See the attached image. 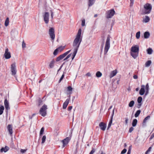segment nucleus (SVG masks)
Listing matches in <instances>:
<instances>
[{
	"instance_id": "obj_15",
	"label": "nucleus",
	"mask_w": 154,
	"mask_h": 154,
	"mask_svg": "<svg viewBox=\"0 0 154 154\" xmlns=\"http://www.w3.org/2000/svg\"><path fill=\"white\" fill-rule=\"evenodd\" d=\"M7 128L11 135H12L13 133V130L12 126L11 125H9L7 126Z\"/></svg>"
},
{
	"instance_id": "obj_21",
	"label": "nucleus",
	"mask_w": 154,
	"mask_h": 154,
	"mask_svg": "<svg viewBox=\"0 0 154 154\" xmlns=\"http://www.w3.org/2000/svg\"><path fill=\"white\" fill-rule=\"evenodd\" d=\"M4 104L6 109L7 110L9 109L10 108L9 107V104L7 100L6 99L5 100Z\"/></svg>"
},
{
	"instance_id": "obj_59",
	"label": "nucleus",
	"mask_w": 154,
	"mask_h": 154,
	"mask_svg": "<svg viewBox=\"0 0 154 154\" xmlns=\"http://www.w3.org/2000/svg\"><path fill=\"white\" fill-rule=\"evenodd\" d=\"M72 108V106H70L68 107V110L70 111V110Z\"/></svg>"
},
{
	"instance_id": "obj_9",
	"label": "nucleus",
	"mask_w": 154,
	"mask_h": 154,
	"mask_svg": "<svg viewBox=\"0 0 154 154\" xmlns=\"http://www.w3.org/2000/svg\"><path fill=\"white\" fill-rule=\"evenodd\" d=\"M49 14L48 12H45L43 15L44 20L46 24H48L49 21Z\"/></svg>"
},
{
	"instance_id": "obj_44",
	"label": "nucleus",
	"mask_w": 154,
	"mask_h": 154,
	"mask_svg": "<svg viewBox=\"0 0 154 154\" xmlns=\"http://www.w3.org/2000/svg\"><path fill=\"white\" fill-rule=\"evenodd\" d=\"M85 20H82V26H85Z\"/></svg>"
},
{
	"instance_id": "obj_13",
	"label": "nucleus",
	"mask_w": 154,
	"mask_h": 154,
	"mask_svg": "<svg viewBox=\"0 0 154 154\" xmlns=\"http://www.w3.org/2000/svg\"><path fill=\"white\" fill-rule=\"evenodd\" d=\"M70 140V138L69 137H67L65 139H64V140L61 141V142L63 144V147H65L66 145L68 144Z\"/></svg>"
},
{
	"instance_id": "obj_58",
	"label": "nucleus",
	"mask_w": 154,
	"mask_h": 154,
	"mask_svg": "<svg viewBox=\"0 0 154 154\" xmlns=\"http://www.w3.org/2000/svg\"><path fill=\"white\" fill-rule=\"evenodd\" d=\"M131 152V150L130 149H129L128 151V152H127V154H130Z\"/></svg>"
},
{
	"instance_id": "obj_45",
	"label": "nucleus",
	"mask_w": 154,
	"mask_h": 154,
	"mask_svg": "<svg viewBox=\"0 0 154 154\" xmlns=\"http://www.w3.org/2000/svg\"><path fill=\"white\" fill-rule=\"evenodd\" d=\"M71 56V54H69L64 59V60H65L67 59H68Z\"/></svg>"
},
{
	"instance_id": "obj_62",
	"label": "nucleus",
	"mask_w": 154,
	"mask_h": 154,
	"mask_svg": "<svg viewBox=\"0 0 154 154\" xmlns=\"http://www.w3.org/2000/svg\"><path fill=\"white\" fill-rule=\"evenodd\" d=\"M97 14H95V15H94V17H97Z\"/></svg>"
},
{
	"instance_id": "obj_39",
	"label": "nucleus",
	"mask_w": 154,
	"mask_h": 154,
	"mask_svg": "<svg viewBox=\"0 0 154 154\" xmlns=\"http://www.w3.org/2000/svg\"><path fill=\"white\" fill-rule=\"evenodd\" d=\"M142 100V98L141 97H139L137 99V102L138 103H140Z\"/></svg>"
},
{
	"instance_id": "obj_29",
	"label": "nucleus",
	"mask_w": 154,
	"mask_h": 154,
	"mask_svg": "<svg viewBox=\"0 0 154 154\" xmlns=\"http://www.w3.org/2000/svg\"><path fill=\"white\" fill-rule=\"evenodd\" d=\"M134 104V102L133 100L131 101L129 103V106L130 107H132Z\"/></svg>"
},
{
	"instance_id": "obj_36",
	"label": "nucleus",
	"mask_w": 154,
	"mask_h": 154,
	"mask_svg": "<svg viewBox=\"0 0 154 154\" xmlns=\"http://www.w3.org/2000/svg\"><path fill=\"white\" fill-rule=\"evenodd\" d=\"M150 118V116H147L144 119L143 122V123H145L146 122V121L149 120Z\"/></svg>"
},
{
	"instance_id": "obj_35",
	"label": "nucleus",
	"mask_w": 154,
	"mask_h": 154,
	"mask_svg": "<svg viewBox=\"0 0 154 154\" xmlns=\"http://www.w3.org/2000/svg\"><path fill=\"white\" fill-rule=\"evenodd\" d=\"M140 31L137 32L136 33V37L137 39H138L139 38L140 36Z\"/></svg>"
},
{
	"instance_id": "obj_47",
	"label": "nucleus",
	"mask_w": 154,
	"mask_h": 154,
	"mask_svg": "<svg viewBox=\"0 0 154 154\" xmlns=\"http://www.w3.org/2000/svg\"><path fill=\"white\" fill-rule=\"evenodd\" d=\"M127 151V149H124L122 151L121 153L123 154L126 153Z\"/></svg>"
},
{
	"instance_id": "obj_22",
	"label": "nucleus",
	"mask_w": 154,
	"mask_h": 154,
	"mask_svg": "<svg viewBox=\"0 0 154 154\" xmlns=\"http://www.w3.org/2000/svg\"><path fill=\"white\" fill-rule=\"evenodd\" d=\"M150 36L149 33L148 32H146L144 34V38H149Z\"/></svg>"
},
{
	"instance_id": "obj_14",
	"label": "nucleus",
	"mask_w": 154,
	"mask_h": 154,
	"mask_svg": "<svg viewBox=\"0 0 154 154\" xmlns=\"http://www.w3.org/2000/svg\"><path fill=\"white\" fill-rule=\"evenodd\" d=\"M99 126L101 130L104 131L106 130V125L105 123L103 122H101L99 124Z\"/></svg>"
},
{
	"instance_id": "obj_6",
	"label": "nucleus",
	"mask_w": 154,
	"mask_h": 154,
	"mask_svg": "<svg viewBox=\"0 0 154 154\" xmlns=\"http://www.w3.org/2000/svg\"><path fill=\"white\" fill-rule=\"evenodd\" d=\"M48 34L51 40H54L55 38V34L54 30L53 28L51 27L50 28L48 31Z\"/></svg>"
},
{
	"instance_id": "obj_18",
	"label": "nucleus",
	"mask_w": 154,
	"mask_h": 154,
	"mask_svg": "<svg viewBox=\"0 0 154 154\" xmlns=\"http://www.w3.org/2000/svg\"><path fill=\"white\" fill-rule=\"evenodd\" d=\"M117 70L116 69H115L114 70L112 71L110 73L109 77L110 78H112L113 77L116 75L117 73Z\"/></svg>"
},
{
	"instance_id": "obj_48",
	"label": "nucleus",
	"mask_w": 154,
	"mask_h": 154,
	"mask_svg": "<svg viewBox=\"0 0 154 154\" xmlns=\"http://www.w3.org/2000/svg\"><path fill=\"white\" fill-rule=\"evenodd\" d=\"M50 12H51V17L52 19H53V11L52 10H50Z\"/></svg>"
},
{
	"instance_id": "obj_1",
	"label": "nucleus",
	"mask_w": 154,
	"mask_h": 154,
	"mask_svg": "<svg viewBox=\"0 0 154 154\" xmlns=\"http://www.w3.org/2000/svg\"><path fill=\"white\" fill-rule=\"evenodd\" d=\"M81 29H79L73 42V46L74 48H78L79 47L82 41V38H81Z\"/></svg>"
},
{
	"instance_id": "obj_60",
	"label": "nucleus",
	"mask_w": 154,
	"mask_h": 154,
	"mask_svg": "<svg viewBox=\"0 0 154 154\" xmlns=\"http://www.w3.org/2000/svg\"><path fill=\"white\" fill-rule=\"evenodd\" d=\"M154 137V134H152V135L151 136V137H150V139H152L153 137Z\"/></svg>"
},
{
	"instance_id": "obj_31",
	"label": "nucleus",
	"mask_w": 154,
	"mask_h": 154,
	"mask_svg": "<svg viewBox=\"0 0 154 154\" xmlns=\"http://www.w3.org/2000/svg\"><path fill=\"white\" fill-rule=\"evenodd\" d=\"M102 75V74L101 72H100V71H98L96 73V76L97 77H100Z\"/></svg>"
},
{
	"instance_id": "obj_23",
	"label": "nucleus",
	"mask_w": 154,
	"mask_h": 154,
	"mask_svg": "<svg viewBox=\"0 0 154 154\" xmlns=\"http://www.w3.org/2000/svg\"><path fill=\"white\" fill-rule=\"evenodd\" d=\"M149 20H150V19H149V17L147 16H146L145 17V18H144L143 19V22H144V23H147L149 21Z\"/></svg>"
},
{
	"instance_id": "obj_20",
	"label": "nucleus",
	"mask_w": 154,
	"mask_h": 154,
	"mask_svg": "<svg viewBox=\"0 0 154 154\" xmlns=\"http://www.w3.org/2000/svg\"><path fill=\"white\" fill-rule=\"evenodd\" d=\"M9 148L8 147L6 146L4 148H2L0 149V152H5L9 150Z\"/></svg>"
},
{
	"instance_id": "obj_3",
	"label": "nucleus",
	"mask_w": 154,
	"mask_h": 154,
	"mask_svg": "<svg viewBox=\"0 0 154 154\" xmlns=\"http://www.w3.org/2000/svg\"><path fill=\"white\" fill-rule=\"evenodd\" d=\"M149 85L147 83L146 86L144 85H141V88L139 91V94L141 95H143L145 92V95H146L149 93Z\"/></svg>"
},
{
	"instance_id": "obj_17",
	"label": "nucleus",
	"mask_w": 154,
	"mask_h": 154,
	"mask_svg": "<svg viewBox=\"0 0 154 154\" xmlns=\"http://www.w3.org/2000/svg\"><path fill=\"white\" fill-rule=\"evenodd\" d=\"M70 100V99H67L65 102L63 103V109H65L66 108L68 103H69V101Z\"/></svg>"
},
{
	"instance_id": "obj_38",
	"label": "nucleus",
	"mask_w": 154,
	"mask_h": 154,
	"mask_svg": "<svg viewBox=\"0 0 154 154\" xmlns=\"http://www.w3.org/2000/svg\"><path fill=\"white\" fill-rule=\"evenodd\" d=\"M54 61H52L51 62L49 65V66L50 68H52L54 66Z\"/></svg>"
},
{
	"instance_id": "obj_16",
	"label": "nucleus",
	"mask_w": 154,
	"mask_h": 154,
	"mask_svg": "<svg viewBox=\"0 0 154 154\" xmlns=\"http://www.w3.org/2000/svg\"><path fill=\"white\" fill-rule=\"evenodd\" d=\"M114 109L113 111L112 114V116H111L110 121V122L109 123V124H108V128H107V130H108L110 128V127H111V125L112 123V119H113V116L114 115Z\"/></svg>"
},
{
	"instance_id": "obj_51",
	"label": "nucleus",
	"mask_w": 154,
	"mask_h": 154,
	"mask_svg": "<svg viewBox=\"0 0 154 154\" xmlns=\"http://www.w3.org/2000/svg\"><path fill=\"white\" fill-rule=\"evenodd\" d=\"M26 149H21L20 150V152L22 153H24L26 151Z\"/></svg>"
},
{
	"instance_id": "obj_12",
	"label": "nucleus",
	"mask_w": 154,
	"mask_h": 154,
	"mask_svg": "<svg viewBox=\"0 0 154 154\" xmlns=\"http://www.w3.org/2000/svg\"><path fill=\"white\" fill-rule=\"evenodd\" d=\"M4 56L5 58L6 59H9L11 57L10 53L8 49V48L5 49Z\"/></svg>"
},
{
	"instance_id": "obj_8",
	"label": "nucleus",
	"mask_w": 154,
	"mask_h": 154,
	"mask_svg": "<svg viewBox=\"0 0 154 154\" xmlns=\"http://www.w3.org/2000/svg\"><path fill=\"white\" fill-rule=\"evenodd\" d=\"M11 70L12 75H15L17 72L16 63H14L11 65Z\"/></svg>"
},
{
	"instance_id": "obj_2",
	"label": "nucleus",
	"mask_w": 154,
	"mask_h": 154,
	"mask_svg": "<svg viewBox=\"0 0 154 154\" xmlns=\"http://www.w3.org/2000/svg\"><path fill=\"white\" fill-rule=\"evenodd\" d=\"M139 51V46L136 45L132 46L131 48V55L135 59L138 56Z\"/></svg>"
},
{
	"instance_id": "obj_33",
	"label": "nucleus",
	"mask_w": 154,
	"mask_h": 154,
	"mask_svg": "<svg viewBox=\"0 0 154 154\" xmlns=\"http://www.w3.org/2000/svg\"><path fill=\"white\" fill-rule=\"evenodd\" d=\"M46 138V137L45 135H44L43 136L42 138V144H43L45 142Z\"/></svg>"
},
{
	"instance_id": "obj_30",
	"label": "nucleus",
	"mask_w": 154,
	"mask_h": 154,
	"mask_svg": "<svg viewBox=\"0 0 154 154\" xmlns=\"http://www.w3.org/2000/svg\"><path fill=\"white\" fill-rule=\"evenodd\" d=\"M9 18L8 17H7L6 19V20L5 21V26H7L9 24Z\"/></svg>"
},
{
	"instance_id": "obj_37",
	"label": "nucleus",
	"mask_w": 154,
	"mask_h": 154,
	"mask_svg": "<svg viewBox=\"0 0 154 154\" xmlns=\"http://www.w3.org/2000/svg\"><path fill=\"white\" fill-rule=\"evenodd\" d=\"M65 46H61L60 47L58 48H57V49H58V50L59 51L61 52L65 48Z\"/></svg>"
},
{
	"instance_id": "obj_55",
	"label": "nucleus",
	"mask_w": 154,
	"mask_h": 154,
	"mask_svg": "<svg viewBox=\"0 0 154 154\" xmlns=\"http://www.w3.org/2000/svg\"><path fill=\"white\" fill-rule=\"evenodd\" d=\"M85 75L86 76L88 77H90L91 76V74L90 72H88Z\"/></svg>"
},
{
	"instance_id": "obj_43",
	"label": "nucleus",
	"mask_w": 154,
	"mask_h": 154,
	"mask_svg": "<svg viewBox=\"0 0 154 154\" xmlns=\"http://www.w3.org/2000/svg\"><path fill=\"white\" fill-rule=\"evenodd\" d=\"M125 125H128V118H125Z\"/></svg>"
},
{
	"instance_id": "obj_25",
	"label": "nucleus",
	"mask_w": 154,
	"mask_h": 154,
	"mask_svg": "<svg viewBox=\"0 0 154 154\" xmlns=\"http://www.w3.org/2000/svg\"><path fill=\"white\" fill-rule=\"evenodd\" d=\"M4 109V106L0 105V115L2 114Z\"/></svg>"
},
{
	"instance_id": "obj_42",
	"label": "nucleus",
	"mask_w": 154,
	"mask_h": 154,
	"mask_svg": "<svg viewBox=\"0 0 154 154\" xmlns=\"http://www.w3.org/2000/svg\"><path fill=\"white\" fill-rule=\"evenodd\" d=\"M59 51L58 50V49H56V50H55V51L54 52V54L55 55H57V54L58 53Z\"/></svg>"
},
{
	"instance_id": "obj_49",
	"label": "nucleus",
	"mask_w": 154,
	"mask_h": 154,
	"mask_svg": "<svg viewBox=\"0 0 154 154\" xmlns=\"http://www.w3.org/2000/svg\"><path fill=\"white\" fill-rule=\"evenodd\" d=\"M22 46L23 48H25L26 47V44L23 41L22 42Z\"/></svg>"
},
{
	"instance_id": "obj_57",
	"label": "nucleus",
	"mask_w": 154,
	"mask_h": 154,
	"mask_svg": "<svg viewBox=\"0 0 154 154\" xmlns=\"http://www.w3.org/2000/svg\"><path fill=\"white\" fill-rule=\"evenodd\" d=\"M127 90L128 91H131V88L130 87H128V88H127Z\"/></svg>"
},
{
	"instance_id": "obj_50",
	"label": "nucleus",
	"mask_w": 154,
	"mask_h": 154,
	"mask_svg": "<svg viewBox=\"0 0 154 154\" xmlns=\"http://www.w3.org/2000/svg\"><path fill=\"white\" fill-rule=\"evenodd\" d=\"M95 151V150L94 149H93L91 151L89 154H93Z\"/></svg>"
},
{
	"instance_id": "obj_7",
	"label": "nucleus",
	"mask_w": 154,
	"mask_h": 154,
	"mask_svg": "<svg viewBox=\"0 0 154 154\" xmlns=\"http://www.w3.org/2000/svg\"><path fill=\"white\" fill-rule=\"evenodd\" d=\"M110 39L109 37H107L106 39V45L105 47L104 53L106 54L107 53L110 47Z\"/></svg>"
},
{
	"instance_id": "obj_40",
	"label": "nucleus",
	"mask_w": 154,
	"mask_h": 154,
	"mask_svg": "<svg viewBox=\"0 0 154 154\" xmlns=\"http://www.w3.org/2000/svg\"><path fill=\"white\" fill-rule=\"evenodd\" d=\"M152 149V147H150L145 152V154H148L149 152H150Z\"/></svg>"
},
{
	"instance_id": "obj_54",
	"label": "nucleus",
	"mask_w": 154,
	"mask_h": 154,
	"mask_svg": "<svg viewBox=\"0 0 154 154\" xmlns=\"http://www.w3.org/2000/svg\"><path fill=\"white\" fill-rule=\"evenodd\" d=\"M134 129V128L133 127H131L129 129V132H130V133L131 132H132V131H133Z\"/></svg>"
},
{
	"instance_id": "obj_34",
	"label": "nucleus",
	"mask_w": 154,
	"mask_h": 154,
	"mask_svg": "<svg viewBox=\"0 0 154 154\" xmlns=\"http://www.w3.org/2000/svg\"><path fill=\"white\" fill-rule=\"evenodd\" d=\"M140 110H138L137 111L136 113L135 114V117H137L139 115L140 113Z\"/></svg>"
},
{
	"instance_id": "obj_4",
	"label": "nucleus",
	"mask_w": 154,
	"mask_h": 154,
	"mask_svg": "<svg viewBox=\"0 0 154 154\" xmlns=\"http://www.w3.org/2000/svg\"><path fill=\"white\" fill-rule=\"evenodd\" d=\"M115 12L113 9L107 11L106 13V17L107 19L111 18L114 15Z\"/></svg>"
},
{
	"instance_id": "obj_5",
	"label": "nucleus",
	"mask_w": 154,
	"mask_h": 154,
	"mask_svg": "<svg viewBox=\"0 0 154 154\" xmlns=\"http://www.w3.org/2000/svg\"><path fill=\"white\" fill-rule=\"evenodd\" d=\"M47 106L44 105L40 109L39 113L42 116H45L47 114Z\"/></svg>"
},
{
	"instance_id": "obj_53",
	"label": "nucleus",
	"mask_w": 154,
	"mask_h": 154,
	"mask_svg": "<svg viewBox=\"0 0 154 154\" xmlns=\"http://www.w3.org/2000/svg\"><path fill=\"white\" fill-rule=\"evenodd\" d=\"M64 75L63 74L62 76H61V78H60L59 81V82H60L62 81V80L63 79V78L64 77Z\"/></svg>"
},
{
	"instance_id": "obj_10",
	"label": "nucleus",
	"mask_w": 154,
	"mask_h": 154,
	"mask_svg": "<svg viewBox=\"0 0 154 154\" xmlns=\"http://www.w3.org/2000/svg\"><path fill=\"white\" fill-rule=\"evenodd\" d=\"M144 8L146 10L145 12V14L149 13L152 8L151 5L149 3H146L144 5Z\"/></svg>"
},
{
	"instance_id": "obj_63",
	"label": "nucleus",
	"mask_w": 154,
	"mask_h": 154,
	"mask_svg": "<svg viewBox=\"0 0 154 154\" xmlns=\"http://www.w3.org/2000/svg\"><path fill=\"white\" fill-rule=\"evenodd\" d=\"M136 90L137 91H138L139 90V88H136Z\"/></svg>"
},
{
	"instance_id": "obj_52",
	"label": "nucleus",
	"mask_w": 154,
	"mask_h": 154,
	"mask_svg": "<svg viewBox=\"0 0 154 154\" xmlns=\"http://www.w3.org/2000/svg\"><path fill=\"white\" fill-rule=\"evenodd\" d=\"M64 75L63 74L62 76H61V78H60L59 81V82H60L62 81V80L63 79V78L64 77Z\"/></svg>"
},
{
	"instance_id": "obj_27",
	"label": "nucleus",
	"mask_w": 154,
	"mask_h": 154,
	"mask_svg": "<svg viewBox=\"0 0 154 154\" xmlns=\"http://www.w3.org/2000/svg\"><path fill=\"white\" fill-rule=\"evenodd\" d=\"M151 63V60H148L147 61L145 64V66L146 67H149L150 66V64Z\"/></svg>"
},
{
	"instance_id": "obj_56",
	"label": "nucleus",
	"mask_w": 154,
	"mask_h": 154,
	"mask_svg": "<svg viewBox=\"0 0 154 154\" xmlns=\"http://www.w3.org/2000/svg\"><path fill=\"white\" fill-rule=\"evenodd\" d=\"M138 78L137 76L136 75H134L133 76V78L135 79H137Z\"/></svg>"
},
{
	"instance_id": "obj_24",
	"label": "nucleus",
	"mask_w": 154,
	"mask_h": 154,
	"mask_svg": "<svg viewBox=\"0 0 154 154\" xmlns=\"http://www.w3.org/2000/svg\"><path fill=\"white\" fill-rule=\"evenodd\" d=\"M78 48H74V51L73 53V57L72 58V59L73 60L75 56L76 55V54L77 53L78 49Z\"/></svg>"
},
{
	"instance_id": "obj_28",
	"label": "nucleus",
	"mask_w": 154,
	"mask_h": 154,
	"mask_svg": "<svg viewBox=\"0 0 154 154\" xmlns=\"http://www.w3.org/2000/svg\"><path fill=\"white\" fill-rule=\"evenodd\" d=\"M137 123V120L135 119H134L132 123V125L133 127H135Z\"/></svg>"
},
{
	"instance_id": "obj_11",
	"label": "nucleus",
	"mask_w": 154,
	"mask_h": 154,
	"mask_svg": "<svg viewBox=\"0 0 154 154\" xmlns=\"http://www.w3.org/2000/svg\"><path fill=\"white\" fill-rule=\"evenodd\" d=\"M70 51L71 50H69L63 54L59 56L56 59V61H58L63 58L68 54L70 52Z\"/></svg>"
},
{
	"instance_id": "obj_26",
	"label": "nucleus",
	"mask_w": 154,
	"mask_h": 154,
	"mask_svg": "<svg viewBox=\"0 0 154 154\" xmlns=\"http://www.w3.org/2000/svg\"><path fill=\"white\" fill-rule=\"evenodd\" d=\"M94 0H88V6H91L94 4Z\"/></svg>"
},
{
	"instance_id": "obj_61",
	"label": "nucleus",
	"mask_w": 154,
	"mask_h": 154,
	"mask_svg": "<svg viewBox=\"0 0 154 154\" xmlns=\"http://www.w3.org/2000/svg\"><path fill=\"white\" fill-rule=\"evenodd\" d=\"M119 80H117V83L118 84H119Z\"/></svg>"
},
{
	"instance_id": "obj_64",
	"label": "nucleus",
	"mask_w": 154,
	"mask_h": 154,
	"mask_svg": "<svg viewBox=\"0 0 154 154\" xmlns=\"http://www.w3.org/2000/svg\"><path fill=\"white\" fill-rule=\"evenodd\" d=\"M112 106H110L109 107V109H111L112 108Z\"/></svg>"
},
{
	"instance_id": "obj_46",
	"label": "nucleus",
	"mask_w": 154,
	"mask_h": 154,
	"mask_svg": "<svg viewBox=\"0 0 154 154\" xmlns=\"http://www.w3.org/2000/svg\"><path fill=\"white\" fill-rule=\"evenodd\" d=\"M134 0H130V5L131 6H132L134 4Z\"/></svg>"
},
{
	"instance_id": "obj_19",
	"label": "nucleus",
	"mask_w": 154,
	"mask_h": 154,
	"mask_svg": "<svg viewBox=\"0 0 154 154\" xmlns=\"http://www.w3.org/2000/svg\"><path fill=\"white\" fill-rule=\"evenodd\" d=\"M72 88L70 86H68L67 88V91L68 92V94H69V97L70 96V94H72Z\"/></svg>"
},
{
	"instance_id": "obj_32",
	"label": "nucleus",
	"mask_w": 154,
	"mask_h": 154,
	"mask_svg": "<svg viewBox=\"0 0 154 154\" xmlns=\"http://www.w3.org/2000/svg\"><path fill=\"white\" fill-rule=\"evenodd\" d=\"M147 51L148 54H151L152 53V50L151 48H149L147 50Z\"/></svg>"
},
{
	"instance_id": "obj_41",
	"label": "nucleus",
	"mask_w": 154,
	"mask_h": 154,
	"mask_svg": "<svg viewBox=\"0 0 154 154\" xmlns=\"http://www.w3.org/2000/svg\"><path fill=\"white\" fill-rule=\"evenodd\" d=\"M44 130V128L43 127H42L40 131V135H42L43 134Z\"/></svg>"
}]
</instances>
